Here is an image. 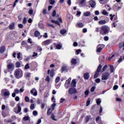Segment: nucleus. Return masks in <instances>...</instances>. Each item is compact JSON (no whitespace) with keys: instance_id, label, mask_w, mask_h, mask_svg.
I'll return each mask as SVG.
<instances>
[{"instance_id":"39","label":"nucleus","mask_w":124,"mask_h":124,"mask_svg":"<svg viewBox=\"0 0 124 124\" xmlns=\"http://www.w3.org/2000/svg\"><path fill=\"white\" fill-rule=\"evenodd\" d=\"M91 116L89 115V116H87L85 118V120L87 122H88L90 119L91 118Z\"/></svg>"},{"instance_id":"49","label":"nucleus","mask_w":124,"mask_h":124,"mask_svg":"<svg viewBox=\"0 0 124 124\" xmlns=\"http://www.w3.org/2000/svg\"><path fill=\"white\" fill-rule=\"evenodd\" d=\"M56 10H54L52 12V16L53 17H55V16H56Z\"/></svg>"},{"instance_id":"20","label":"nucleus","mask_w":124,"mask_h":124,"mask_svg":"<svg viewBox=\"0 0 124 124\" xmlns=\"http://www.w3.org/2000/svg\"><path fill=\"white\" fill-rule=\"evenodd\" d=\"M77 81L75 79H73L71 82L72 87H76Z\"/></svg>"},{"instance_id":"62","label":"nucleus","mask_w":124,"mask_h":124,"mask_svg":"<svg viewBox=\"0 0 124 124\" xmlns=\"http://www.w3.org/2000/svg\"><path fill=\"white\" fill-rule=\"evenodd\" d=\"M105 41H108V37L107 36H105L104 38Z\"/></svg>"},{"instance_id":"4","label":"nucleus","mask_w":124,"mask_h":124,"mask_svg":"<svg viewBox=\"0 0 124 124\" xmlns=\"http://www.w3.org/2000/svg\"><path fill=\"white\" fill-rule=\"evenodd\" d=\"M101 68H102V65H101V64L99 65L97 67V70L96 71V72H95V74L93 76V78L94 79L96 78L99 76V73L101 71Z\"/></svg>"},{"instance_id":"52","label":"nucleus","mask_w":124,"mask_h":124,"mask_svg":"<svg viewBox=\"0 0 124 124\" xmlns=\"http://www.w3.org/2000/svg\"><path fill=\"white\" fill-rule=\"evenodd\" d=\"M37 50L40 52L42 51V48L40 47V46H38L37 47Z\"/></svg>"},{"instance_id":"43","label":"nucleus","mask_w":124,"mask_h":124,"mask_svg":"<svg viewBox=\"0 0 124 124\" xmlns=\"http://www.w3.org/2000/svg\"><path fill=\"white\" fill-rule=\"evenodd\" d=\"M29 68H30L29 63H27L26 64V65H25V69L26 70H28V69H29Z\"/></svg>"},{"instance_id":"55","label":"nucleus","mask_w":124,"mask_h":124,"mask_svg":"<svg viewBox=\"0 0 124 124\" xmlns=\"http://www.w3.org/2000/svg\"><path fill=\"white\" fill-rule=\"evenodd\" d=\"M123 47H124V46L123 45V43H120L119 44V48L120 49H121Z\"/></svg>"},{"instance_id":"19","label":"nucleus","mask_w":124,"mask_h":124,"mask_svg":"<svg viewBox=\"0 0 124 124\" xmlns=\"http://www.w3.org/2000/svg\"><path fill=\"white\" fill-rule=\"evenodd\" d=\"M71 78H69L66 81V82H65V86H68L70 84Z\"/></svg>"},{"instance_id":"14","label":"nucleus","mask_w":124,"mask_h":124,"mask_svg":"<svg viewBox=\"0 0 124 124\" xmlns=\"http://www.w3.org/2000/svg\"><path fill=\"white\" fill-rule=\"evenodd\" d=\"M90 4L91 8H94L96 4L95 1L93 0H91L90 1Z\"/></svg>"},{"instance_id":"22","label":"nucleus","mask_w":124,"mask_h":124,"mask_svg":"<svg viewBox=\"0 0 124 124\" xmlns=\"http://www.w3.org/2000/svg\"><path fill=\"white\" fill-rule=\"evenodd\" d=\"M40 35V33L39 31H36L34 32V36L36 37H38Z\"/></svg>"},{"instance_id":"30","label":"nucleus","mask_w":124,"mask_h":124,"mask_svg":"<svg viewBox=\"0 0 124 124\" xmlns=\"http://www.w3.org/2000/svg\"><path fill=\"white\" fill-rule=\"evenodd\" d=\"M60 80H61V78L59 77H57L55 79V83H58Z\"/></svg>"},{"instance_id":"25","label":"nucleus","mask_w":124,"mask_h":124,"mask_svg":"<svg viewBox=\"0 0 124 124\" xmlns=\"http://www.w3.org/2000/svg\"><path fill=\"white\" fill-rule=\"evenodd\" d=\"M109 69H110V72H111V73H113L114 69L113 65H109Z\"/></svg>"},{"instance_id":"61","label":"nucleus","mask_w":124,"mask_h":124,"mask_svg":"<svg viewBox=\"0 0 124 124\" xmlns=\"http://www.w3.org/2000/svg\"><path fill=\"white\" fill-rule=\"evenodd\" d=\"M95 81L96 82V83H99L100 82V78H97L95 79Z\"/></svg>"},{"instance_id":"29","label":"nucleus","mask_w":124,"mask_h":124,"mask_svg":"<svg viewBox=\"0 0 124 124\" xmlns=\"http://www.w3.org/2000/svg\"><path fill=\"white\" fill-rule=\"evenodd\" d=\"M71 63L73 64H77V60L75 59H72L71 60Z\"/></svg>"},{"instance_id":"64","label":"nucleus","mask_w":124,"mask_h":124,"mask_svg":"<svg viewBox=\"0 0 124 124\" xmlns=\"http://www.w3.org/2000/svg\"><path fill=\"white\" fill-rule=\"evenodd\" d=\"M73 45L75 47H77L78 46V43L77 42H74Z\"/></svg>"},{"instance_id":"56","label":"nucleus","mask_w":124,"mask_h":124,"mask_svg":"<svg viewBox=\"0 0 124 124\" xmlns=\"http://www.w3.org/2000/svg\"><path fill=\"white\" fill-rule=\"evenodd\" d=\"M48 26L52 28L53 29H55V26L53 24H51L50 23L48 24Z\"/></svg>"},{"instance_id":"12","label":"nucleus","mask_w":124,"mask_h":124,"mask_svg":"<svg viewBox=\"0 0 124 124\" xmlns=\"http://www.w3.org/2000/svg\"><path fill=\"white\" fill-rule=\"evenodd\" d=\"M83 78H84L85 80H89L90 78V74L89 72H86L83 74Z\"/></svg>"},{"instance_id":"17","label":"nucleus","mask_w":124,"mask_h":124,"mask_svg":"<svg viewBox=\"0 0 124 124\" xmlns=\"http://www.w3.org/2000/svg\"><path fill=\"white\" fill-rule=\"evenodd\" d=\"M107 22L105 20H101L100 21H98L99 25H105L106 24Z\"/></svg>"},{"instance_id":"9","label":"nucleus","mask_w":124,"mask_h":124,"mask_svg":"<svg viewBox=\"0 0 124 124\" xmlns=\"http://www.w3.org/2000/svg\"><path fill=\"white\" fill-rule=\"evenodd\" d=\"M51 43V40L50 39H48V40H45L44 42H43L42 43V45L43 46H46V45H50Z\"/></svg>"},{"instance_id":"63","label":"nucleus","mask_w":124,"mask_h":124,"mask_svg":"<svg viewBox=\"0 0 124 124\" xmlns=\"http://www.w3.org/2000/svg\"><path fill=\"white\" fill-rule=\"evenodd\" d=\"M15 100H16V102L19 101L20 100V98H19V97H18V96H16V98H15Z\"/></svg>"},{"instance_id":"59","label":"nucleus","mask_w":124,"mask_h":124,"mask_svg":"<svg viewBox=\"0 0 124 124\" xmlns=\"http://www.w3.org/2000/svg\"><path fill=\"white\" fill-rule=\"evenodd\" d=\"M23 27H24V26H23V24H18V28L19 29H23Z\"/></svg>"},{"instance_id":"36","label":"nucleus","mask_w":124,"mask_h":124,"mask_svg":"<svg viewBox=\"0 0 124 124\" xmlns=\"http://www.w3.org/2000/svg\"><path fill=\"white\" fill-rule=\"evenodd\" d=\"M45 81H47L48 83L50 82V78H49V76H46V78L45 79Z\"/></svg>"},{"instance_id":"60","label":"nucleus","mask_w":124,"mask_h":124,"mask_svg":"<svg viewBox=\"0 0 124 124\" xmlns=\"http://www.w3.org/2000/svg\"><path fill=\"white\" fill-rule=\"evenodd\" d=\"M86 1V0H81V1H80L79 4L81 5L83 4Z\"/></svg>"},{"instance_id":"8","label":"nucleus","mask_w":124,"mask_h":124,"mask_svg":"<svg viewBox=\"0 0 124 124\" xmlns=\"http://www.w3.org/2000/svg\"><path fill=\"white\" fill-rule=\"evenodd\" d=\"M21 105L23 106H24V103H22L21 104L18 103L17 105H16V107H17V111L16 113H20L21 111Z\"/></svg>"},{"instance_id":"5","label":"nucleus","mask_w":124,"mask_h":124,"mask_svg":"<svg viewBox=\"0 0 124 124\" xmlns=\"http://www.w3.org/2000/svg\"><path fill=\"white\" fill-rule=\"evenodd\" d=\"M105 48V45L103 44H99L96 47V52L101 53V51Z\"/></svg>"},{"instance_id":"11","label":"nucleus","mask_w":124,"mask_h":124,"mask_svg":"<svg viewBox=\"0 0 124 124\" xmlns=\"http://www.w3.org/2000/svg\"><path fill=\"white\" fill-rule=\"evenodd\" d=\"M31 93L33 96H36L37 95V92L35 88H32V89L31 90Z\"/></svg>"},{"instance_id":"34","label":"nucleus","mask_w":124,"mask_h":124,"mask_svg":"<svg viewBox=\"0 0 124 124\" xmlns=\"http://www.w3.org/2000/svg\"><path fill=\"white\" fill-rule=\"evenodd\" d=\"M51 113H52V111H51V108H48L47 110V115L49 116Z\"/></svg>"},{"instance_id":"38","label":"nucleus","mask_w":124,"mask_h":124,"mask_svg":"<svg viewBox=\"0 0 124 124\" xmlns=\"http://www.w3.org/2000/svg\"><path fill=\"white\" fill-rule=\"evenodd\" d=\"M27 18L26 17L23 18V24L25 25L26 24H27Z\"/></svg>"},{"instance_id":"23","label":"nucleus","mask_w":124,"mask_h":124,"mask_svg":"<svg viewBox=\"0 0 124 124\" xmlns=\"http://www.w3.org/2000/svg\"><path fill=\"white\" fill-rule=\"evenodd\" d=\"M56 47L57 49L60 50V49H61V48L62 47V46L61 45V44H57L56 46Z\"/></svg>"},{"instance_id":"15","label":"nucleus","mask_w":124,"mask_h":124,"mask_svg":"<svg viewBox=\"0 0 124 124\" xmlns=\"http://www.w3.org/2000/svg\"><path fill=\"white\" fill-rule=\"evenodd\" d=\"M5 51V46H1L0 47V53L2 54Z\"/></svg>"},{"instance_id":"37","label":"nucleus","mask_w":124,"mask_h":124,"mask_svg":"<svg viewBox=\"0 0 124 124\" xmlns=\"http://www.w3.org/2000/svg\"><path fill=\"white\" fill-rule=\"evenodd\" d=\"M21 45L22 46L28 45V43L26 41H22V42L21 43Z\"/></svg>"},{"instance_id":"44","label":"nucleus","mask_w":124,"mask_h":124,"mask_svg":"<svg viewBox=\"0 0 124 124\" xmlns=\"http://www.w3.org/2000/svg\"><path fill=\"white\" fill-rule=\"evenodd\" d=\"M96 87L95 86H93L92 88H91V92H94L95 89Z\"/></svg>"},{"instance_id":"32","label":"nucleus","mask_w":124,"mask_h":124,"mask_svg":"<svg viewBox=\"0 0 124 124\" xmlns=\"http://www.w3.org/2000/svg\"><path fill=\"white\" fill-rule=\"evenodd\" d=\"M14 93H16V94L19 93H20L19 90L17 88H16L14 90Z\"/></svg>"},{"instance_id":"26","label":"nucleus","mask_w":124,"mask_h":124,"mask_svg":"<svg viewBox=\"0 0 124 124\" xmlns=\"http://www.w3.org/2000/svg\"><path fill=\"white\" fill-rule=\"evenodd\" d=\"M77 25L79 28H83L84 27V24L83 23H78Z\"/></svg>"},{"instance_id":"33","label":"nucleus","mask_w":124,"mask_h":124,"mask_svg":"<svg viewBox=\"0 0 124 124\" xmlns=\"http://www.w3.org/2000/svg\"><path fill=\"white\" fill-rule=\"evenodd\" d=\"M23 120H24L25 121H27L29 120H30V117L29 116H25L23 118Z\"/></svg>"},{"instance_id":"21","label":"nucleus","mask_w":124,"mask_h":124,"mask_svg":"<svg viewBox=\"0 0 124 124\" xmlns=\"http://www.w3.org/2000/svg\"><path fill=\"white\" fill-rule=\"evenodd\" d=\"M10 92L9 91L4 92L3 93V96L4 97H9L10 96Z\"/></svg>"},{"instance_id":"35","label":"nucleus","mask_w":124,"mask_h":124,"mask_svg":"<svg viewBox=\"0 0 124 124\" xmlns=\"http://www.w3.org/2000/svg\"><path fill=\"white\" fill-rule=\"evenodd\" d=\"M102 14L103 15H108V13L105 10H103Z\"/></svg>"},{"instance_id":"58","label":"nucleus","mask_w":124,"mask_h":124,"mask_svg":"<svg viewBox=\"0 0 124 124\" xmlns=\"http://www.w3.org/2000/svg\"><path fill=\"white\" fill-rule=\"evenodd\" d=\"M32 113L34 116H36L37 115V112L35 110L33 111Z\"/></svg>"},{"instance_id":"7","label":"nucleus","mask_w":124,"mask_h":124,"mask_svg":"<svg viewBox=\"0 0 124 124\" xmlns=\"http://www.w3.org/2000/svg\"><path fill=\"white\" fill-rule=\"evenodd\" d=\"M77 93V90L76 89L74 88V87L70 88L68 90V93L70 94H73L74 93Z\"/></svg>"},{"instance_id":"51","label":"nucleus","mask_w":124,"mask_h":124,"mask_svg":"<svg viewBox=\"0 0 124 124\" xmlns=\"http://www.w3.org/2000/svg\"><path fill=\"white\" fill-rule=\"evenodd\" d=\"M107 68H108L107 65H104V66L102 68V71H105L107 69Z\"/></svg>"},{"instance_id":"46","label":"nucleus","mask_w":124,"mask_h":124,"mask_svg":"<svg viewBox=\"0 0 124 124\" xmlns=\"http://www.w3.org/2000/svg\"><path fill=\"white\" fill-rule=\"evenodd\" d=\"M122 61H123L122 56H121L119 60L117 61V63H120Z\"/></svg>"},{"instance_id":"57","label":"nucleus","mask_w":124,"mask_h":124,"mask_svg":"<svg viewBox=\"0 0 124 124\" xmlns=\"http://www.w3.org/2000/svg\"><path fill=\"white\" fill-rule=\"evenodd\" d=\"M25 100L26 102H29L30 101L29 97L26 96L25 98Z\"/></svg>"},{"instance_id":"2","label":"nucleus","mask_w":124,"mask_h":124,"mask_svg":"<svg viewBox=\"0 0 124 124\" xmlns=\"http://www.w3.org/2000/svg\"><path fill=\"white\" fill-rule=\"evenodd\" d=\"M14 76L16 79L23 77V71L20 69H16L14 72Z\"/></svg>"},{"instance_id":"45","label":"nucleus","mask_w":124,"mask_h":124,"mask_svg":"<svg viewBox=\"0 0 124 124\" xmlns=\"http://www.w3.org/2000/svg\"><path fill=\"white\" fill-rule=\"evenodd\" d=\"M33 13V11L32 9H31L29 10V14L30 15H32Z\"/></svg>"},{"instance_id":"53","label":"nucleus","mask_w":124,"mask_h":124,"mask_svg":"<svg viewBox=\"0 0 124 124\" xmlns=\"http://www.w3.org/2000/svg\"><path fill=\"white\" fill-rule=\"evenodd\" d=\"M90 103H91V100H87L86 102V106L88 107Z\"/></svg>"},{"instance_id":"6","label":"nucleus","mask_w":124,"mask_h":124,"mask_svg":"<svg viewBox=\"0 0 124 124\" xmlns=\"http://www.w3.org/2000/svg\"><path fill=\"white\" fill-rule=\"evenodd\" d=\"M110 77V74L106 72L102 74V80H107Z\"/></svg>"},{"instance_id":"10","label":"nucleus","mask_w":124,"mask_h":124,"mask_svg":"<svg viewBox=\"0 0 124 124\" xmlns=\"http://www.w3.org/2000/svg\"><path fill=\"white\" fill-rule=\"evenodd\" d=\"M68 70H69L68 66H64L61 67V73H62L64 71H66V72H67Z\"/></svg>"},{"instance_id":"18","label":"nucleus","mask_w":124,"mask_h":124,"mask_svg":"<svg viewBox=\"0 0 124 124\" xmlns=\"http://www.w3.org/2000/svg\"><path fill=\"white\" fill-rule=\"evenodd\" d=\"M51 22L53 23H54L56 25H59V26H61V24L59 23V21L57 20H55L54 19H52L51 20Z\"/></svg>"},{"instance_id":"27","label":"nucleus","mask_w":124,"mask_h":124,"mask_svg":"<svg viewBox=\"0 0 124 124\" xmlns=\"http://www.w3.org/2000/svg\"><path fill=\"white\" fill-rule=\"evenodd\" d=\"M66 32V30L65 29H62L60 31V33L61 34H65Z\"/></svg>"},{"instance_id":"1","label":"nucleus","mask_w":124,"mask_h":124,"mask_svg":"<svg viewBox=\"0 0 124 124\" xmlns=\"http://www.w3.org/2000/svg\"><path fill=\"white\" fill-rule=\"evenodd\" d=\"M101 30L100 31V34L103 35H106L110 31V28L108 26H103L100 28Z\"/></svg>"},{"instance_id":"31","label":"nucleus","mask_w":124,"mask_h":124,"mask_svg":"<svg viewBox=\"0 0 124 124\" xmlns=\"http://www.w3.org/2000/svg\"><path fill=\"white\" fill-rule=\"evenodd\" d=\"M101 103V101L100 98L97 99V100H96L97 105H100Z\"/></svg>"},{"instance_id":"47","label":"nucleus","mask_w":124,"mask_h":124,"mask_svg":"<svg viewBox=\"0 0 124 124\" xmlns=\"http://www.w3.org/2000/svg\"><path fill=\"white\" fill-rule=\"evenodd\" d=\"M115 15H112V14H110L109 15V16L111 17V18H110V20H112L114 18V17H115Z\"/></svg>"},{"instance_id":"13","label":"nucleus","mask_w":124,"mask_h":124,"mask_svg":"<svg viewBox=\"0 0 124 124\" xmlns=\"http://www.w3.org/2000/svg\"><path fill=\"white\" fill-rule=\"evenodd\" d=\"M47 74L50 75V77L51 78H53L54 76V72L53 69H52L51 71H50L49 69L47 70Z\"/></svg>"},{"instance_id":"24","label":"nucleus","mask_w":124,"mask_h":124,"mask_svg":"<svg viewBox=\"0 0 124 124\" xmlns=\"http://www.w3.org/2000/svg\"><path fill=\"white\" fill-rule=\"evenodd\" d=\"M91 13L90 12H86L85 13H83V16H91Z\"/></svg>"},{"instance_id":"41","label":"nucleus","mask_w":124,"mask_h":124,"mask_svg":"<svg viewBox=\"0 0 124 124\" xmlns=\"http://www.w3.org/2000/svg\"><path fill=\"white\" fill-rule=\"evenodd\" d=\"M51 118L52 120H53V121H57V120L55 119V116L54 114L51 115Z\"/></svg>"},{"instance_id":"3","label":"nucleus","mask_w":124,"mask_h":124,"mask_svg":"<svg viewBox=\"0 0 124 124\" xmlns=\"http://www.w3.org/2000/svg\"><path fill=\"white\" fill-rule=\"evenodd\" d=\"M7 69L8 72H11L14 71L15 69L14 64L13 63H11V61L10 60H8L7 61Z\"/></svg>"},{"instance_id":"48","label":"nucleus","mask_w":124,"mask_h":124,"mask_svg":"<svg viewBox=\"0 0 124 124\" xmlns=\"http://www.w3.org/2000/svg\"><path fill=\"white\" fill-rule=\"evenodd\" d=\"M119 86L118 85H114L113 87V91H116L118 89Z\"/></svg>"},{"instance_id":"16","label":"nucleus","mask_w":124,"mask_h":124,"mask_svg":"<svg viewBox=\"0 0 124 124\" xmlns=\"http://www.w3.org/2000/svg\"><path fill=\"white\" fill-rule=\"evenodd\" d=\"M15 27V23H12L10 24V26H8V29H10L11 30H13Z\"/></svg>"},{"instance_id":"42","label":"nucleus","mask_w":124,"mask_h":124,"mask_svg":"<svg viewBox=\"0 0 124 124\" xmlns=\"http://www.w3.org/2000/svg\"><path fill=\"white\" fill-rule=\"evenodd\" d=\"M55 3V0H49V3L51 5H53Z\"/></svg>"},{"instance_id":"50","label":"nucleus","mask_w":124,"mask_h":124,"mask_svg":"<svg viewBox=\"0 0 124 124\" xmlns=\"http://www.w3.org/2000/svg\"><path fill=\"white\" fill-rule=\"evenodd\" d=\"M89 93H90V92H89V90H86L85 92V96H88L89 95Z\"/></svg>"},{"instance_id":"40","label":"nucleus","mask_w":124,"mask_h":124,"mask_svg":"<svg viewBox=\"0 0 124 124\" xmlns=\"http://www.w3.org/2000/svg\"><path fill=\"white\" fill-rule=\"evenodd\" d=\"M35 108V105L34 104H31L30 106V109L31 110H34Z\"/></svg>"},{"instance_id":"54","label":"nucleus","mask_w":124,"mask_h":124,"mask_svg":"<svg viewBox=\"0 0 124 124\" xmlns=\"http://www.w3.org/2000/svg\"><path fill=\"white\" fill-rule=\"evenodd\" d=\"M81 52V49H78L76 50V55H78Z\"/></svg>"},{"instance_id":"28","label":"nucleus","mask_w":124,"mask_h":124,"mask_svg":"<svg viewBox=\"0 0 124 124\" xmlns=\"http://www.w3.org/2000/svg\"><path fill=\"white\" fill-rule=\"evenodd\" d=\"M20 66H21L20 62H16V68H19L20 67Z\"/></svg>"}]
</instances>
